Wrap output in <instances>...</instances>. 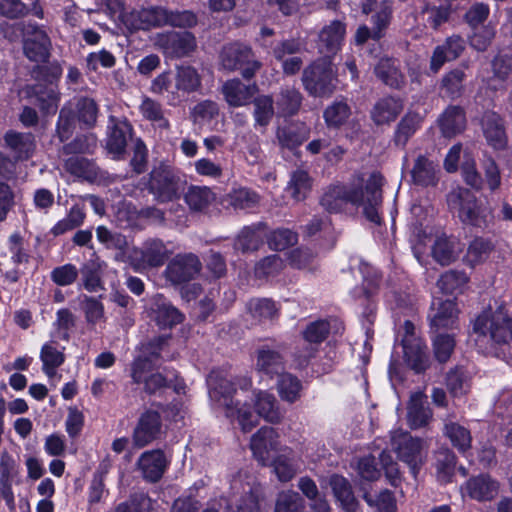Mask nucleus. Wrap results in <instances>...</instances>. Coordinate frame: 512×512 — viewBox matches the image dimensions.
I'll use <instances>...</instances> for the list:
<instances>
[{
	"instance_id": "1",
	"label": "nucleus",
	"mask_w": 512,
	"mask_h": 512,
	"mask_svg": "<svg viewBox=\"0 0 512 512\" xmlns=\"http://www.w3.org/2000/svg\"><path fill=\"white\" fill-rule=\"evenodd\" d=\"M247 377L229 378L220 371H212L207 377L209 398L212 406L222 409L227 418L235 421L243 432H249L258 425L259 418L270 423L280 421L282 415L275 396L264 390L251 392L250 400L254 410H251L242 399L248 398L246 393L251 387Z\"/></svg>"
},
{
	"instance_id": "61",
	"label": "nucleus",
	"mask_w": 512,
	"mask_h": 512,
	"mask_svg": "<svg viewBox=\"0 0 512 512\" xmlns=\"http://www.w3.org/2000/svg\"><path fill=\"white\" fill-rule=\"evenodd\" d=\"M362 491L363 499L370 507H375L378 512H395L396 502L393 494L390 491L384 490L380 492L376 497L371 496L364 488Z\"/></svg>"
},
{
	"instance_id": "46",
	"label": "nucleus",
	"mask_w": 512,
	"mask_h": 512,
	"mask_svg": "<svg viewBox=\"0 0 512 512\" xmlns=\"http://www.w3.org/2000/svg\"><path fill=\"white\" fill-rule=\"evenodd\" d=\"M456 465L455 455L448 449H441L436 453V477L441 483H449L454 475Z\"/></svg>"
},
{
	"instance_id": "14",
	"label": "nucleus",
	"mask_w": 512,
	"mask_h": 512,
	"mask_svg": "<svg viewBox=\"0 0 512 512\" xmlns=\"http://www.w3.org/2000/svg\"><path fill=\"white\" fill-rule=\"evenodd\" d=\"M50 47V39L42 27L32 23L24 25L23 50L29 60L45 62L49 57Z\"/></svg>"
},
{
	"instance_id": "4",
	"label": "nucleus",
	"mask_w": 512,
	"mask_h": 512,
	"mask_svg": "<svg viewBox=\"0 0 512 512\" xmlns=\"http://www.w3.org/2000/svg\"><path fill=\"white\" fill-rule=\"evenodd\" d=\"M472 337L479 351L499 357L512 344V317L504 309L485 310L474 321Z\"/></svg>"
},
{
	"instance_id": "51",
	"label": "nucleus",
	"mask_w": 512,
	"mask_h": 512,
	"mask_svg": "<svg viewBox=\"0 0 512 512\" xmlns=\"http://www.w3.org/2000/svg\"><path fill=\"white\" fill-rule=\"evenodd\" d=\"M468 282V277L464 272L449 270L441 275L437 282L439 289L445 294L462 292Z\"/></svg>"
},
{
	"instance_id": "32",
	"label": "nucleus",
	"mask_w": 512,
	"mask_h": 512,
	"mask_svg": "<svg viewBox=\"0 0 512 512\" xmlns=\"http://www.w3.org/2000/svg\"><path fill=\"white\" fill-rule=\"evenodd\" d=\"M407 418L410 427L413 429L423 427L431 420L432 411L426 405V396L423 392L418 391L411 395Z\"/></svg>"
},
{
	"instance_id": "64",
	"label": "nucleus",
	"mask_w": 512,
	"mask_h": 512,
	"mask_svg": "<svg viewBox=\"0 0 512 512\" xmlns=\"http://www.w3.org/2000/svg\"><path fill=\"white\" fill-rule=\"evenodd\" d=\"M78 276V268L70 263L57 266L50 273L53 283L62 287L72 285L77 280Z\"/></svg>"
},
{
	"instance_id": "25",
	"label": "nucleus",
	"mask_w": 512,
	"mask_h": 512,
	"mask_svg": "<svg viewBox=\"0 0 512 512\" xmlns=\"http://www.w3.org/2000/svg\"><path fill=\"white\" fill-rule=\"evenodd\" d=\"M60 76L61 69L55 66L52 69V75L48 85L42 86L39 84L32 88L41 110L47 114H54L57 111L59 93L56 86L53 84V80L59 79Z\"/></svg>"
},
{
	"instance_id": "44",
	"label": "nucleus",
	"mask_w": 512,
	"mask_h": 512,
	"mask_svg": "<svg viewBox=\"0 0 512 512\" xmlns=\"http://www.w3.org/2000/svg\"><path fill=\"white\" fill-rule=\"evenodd\" d=\"M311 178L307 171L297 169L292 172L287 190L296 201H303L311 190Z\"/></svg>"
},
{
	"instance_id": "18",
	"label": "nucleus",
	"mask_w": 512,
	"mask_h": 512,
	"mask_svg": "<svg viewBox=\"0 0 512 512\" xmlns=\"http://www.w3.org/2000/svg\"><path fill=\"white\" fill-rule=\"evenodd\" d=\"M150 189L158 200L165 202L176 198L181 182L166 168H157L151 172Z\"/></svg>"
},
{
	"instance_id": "11",
	"label": "nucleus",
	"mask_w": 512,
	"mask_h": 512,
	"mask_svg": "<svg viewBox=\"0 0 512 512\" xmlns=\"http://www.w3.org/2000/svg\"><path fill=\"white\" fill-rule=\"evenodd\" d=\"M154 46L167 57L181 58L189 55L196 48V39L188 31H167L155 33L151 37Z\"/></svg>"
},
{
	"instance_id": "56",
	"label": "nucleus",
	"mask_w": 512,
	"mask_h": 512,
	"mask_svg": "<svg viewBox=\"0 0 512 512\" xmlns=\"http://www.w3.org/2000/svg\"><path fill=\"white\" fill-rule=\"evenodd\" d=\"M350 116V108L344 101H335L324 111V119L328 127H339Z\"/></svg>"
},
{
	"instance_id": "10",
	"label": "nucleus",
	"mask_w": 512,
	"mask_h": 512,
	"mask_svg": "<svg viewBox=\"0 0 512 512\" xmlns=\"http://www.w3.org/2000/svg\"><path fill=\"white\" fill-rule=\"evenodd\" d=\"M172 253L173 250L162 240L151 238L144 241L141 247L134 248L129 258L135 270L142 271L162 266Z\"/></svg>"
},
{
	"instance_id": "5",
	"label": "nucleus",
	"mask_w": 512,
	"mask_h": 512,
	"mask_svg": "<svg viewBox=\"0 0 512 512\" xmlns=\"http://www.w3.org/2000/svg\"><path fill=\"white\" fill-rule=\"evenodd\" d=\"M263 497V488L255 478L240 471L229 479L227 512H260L259 502Z\"/></svg>"
},
{
	"instance_id": "35",
	"label": "nucleus",
	"mask_w": 512,
	"mask_h": 512,
	"mask_svg": "<svg viewBox=\"0 0 512 512\" xmlns=\"http://www.w3.org/2000/svg\"><path fill=\"white\" fill-rule=\"evenodd\" d=\"M256 370L263 376L272 378L275 375H281L284 371V361L282 355L271 349H261L258 351L256 360Z\"/></svg>"
},
{
	"instance_id": "62",
	"label": "nucleus",
	"mask_w": 512,
	"mask_h": 512,
	"mask_svg": "<svg viewBox=\"0 0 512 512\" xmlns=\"http://www.w3.org/2000/svg\"><path fill=\"white\" fill-rule=\"evenodd\" d=\"M228 202L236 209H249L257 205L259 196L247 188H239L228 194Z\"/></svg>"
},
{
	"instance_id": "48",
	"label": "nucleus",
	"mask_w": 512,
	"mask_h": 512,
	"mask_svg": "<svg viewBox=\"0 0 512 512\" xmlns=\"http://www.w3.org/2000/svg\"><path fill=\"white\" fill-rule=\"evenodd\" d=\"M65 168L76 178L92 181L97 176L95 164L81 156H72L67 159Z\"/></svg>"
},
{
	"instance_id": "19",
	"label": "nucleus",
	"mask_w": 512,
	"mask_h": 512,
	"mask_svg": "<svg viewBox=\"0 0 512 512\" xmlns=\"http://www.w3.org/2000/svg\"><path fill=\"white\" fill-rule=\"evenodd\" d=\"M458 309L454 301L435 298L432 301L429 315L431 328L435 332L440 329H452L457 322Z\"/></svg>"
},
{
	"instance_id": "12",
	"label": "nucleus",
	"mask_w": 512,
	"mask_h": 512,
	"mask_svg": "<svg viewBox=\"0 0 512 512\" xmlns=\"http://www.w3.org/2000/svg\"><path fill=\"white\" fill-rule=\"evenodd\" d=\"M402 331L401 343L407 365L417 373L426 370L429 366V354L424 342L416 336L414 324L405 321Z\"/></svg>"
},
{
	"instance_id": "43",
	"label": "nucleus",
	"mask_w": 512,
	"mask_h": 512,
	"mask_svg": "<svg viewBox=\"0 0 512 512\" xmlns=\"http://www.w3.org/2000/svg\"><path fill=\"white\" fill-rule=\"evenodd\" d=\"M285 263L279 255H270L263 258L255 266V277L260 280H273L284 269Z\"/></svg>"
},
{
	"instance_id": "41",
	"label": "nucleus",
	"mask_w": 512,
	"mask_h": 512,
	"mask_svg": "<svg viewBox=\"0 0 512 512\" xmlns=\"http://www.w3.org/2000/svg\"><path fill=\"white\" fill-rule=\"evenodd\" d=\"M376 76L386 85L399 88L403 83V76L398 70L395 61L390 58H381L375 66Z\"/></svg>"
},
{
	"instance_id": "27",
	"label": "nucleus",
	"mask_w": 512,
	"mask_h": 512,
	"mask_svg": "<svg viewBox=\"0 0 512 512\" xmlns=\"http://www.w3.org/2000/svg\"><path fill=\"white\" fill-rule=\"evenodd\" d=\"M300 50L301 43L296 40L283 41L274 48V56L278 61L282 62V68L285 74L292 75L300 70L302 59L294 55Z\"/></svg>"
},
{
	"instance_id": "57",
	"label": "nucleus",
	"mask_w": 512,
	"mask_h": 512,
	"mask_svg": "<svg viewBox=\"0 0 512 512\" xmlns=\"http://www.w3.org/2000/svg\"><path fill=\"white\" fill-rule=\"evenodd\" d=\"M261 243V235L256 228L245 227L239 233L234 243V248L243 253L255 251Z\"/></svg>"
},
{
	"instance_id": "37",
	"label": "nucleus",
	"mask_w": 512,
	"mask_h": 512,
	"mask_svg": "<svg viewBox=\"0 0 512 512\" xmlns=\"http://www.w3.org/2000/svg\"><path fill=\"white\" fill-rule=\"evenodd\" d=\"M176 93L189 94L197 91L201 86V77L197 70L189 65L176 67L174 76Z\"/></svg>"
},
{
	"instance_id": "24",
	"label": "nucleus",
	"mask_w": 512,
	"mask_h": 512,
	"mask_svg": "<svg viewBox=\"0 0 512 512\" xmlns=\"http://www.w3.org/2000/svg\"><path fill=\"white\" fill-rule=\"evenodd\" d=\"M221 91L229 106L242 107L250 103L258 87L256 84L245 85L239 79H231L223 84Z\"/></svg>"
},
{
	"instance_id": "58",
	"label": "nucleus",
	"mask_w": 512,
	"mask_h": 512,
	"mask_svg": "<svg viewBox=\"0 0 512 512\" xmlns=\"http://www.w3.org/2000/svg\"><path fill=\"white\" fill-rule=\"evenodd\" d=\"M65 347L61 346L55 340L46 342L40 351V360L43 365L61 366L65 361Z\"/></svg>"
},
{
	"instance_id": "20",
	"label": "nucleus",
	"mask_w": 512,
	"mask_h": 512,
	"mask_svg": "<svg viewBox=\"0 0 512 512\" xmlns=\"http://www.w3.org/2000/svg\"><path fill=\"white\" fill-rule=\"evenodd\" d=\"M499 484L487 474L470 478L461 488L462 496L477 501H488L497 496Z\"/></svg>"
},
{
	"instance_id": "3",
	"label": "nucleus",
	"mask_w": 512,
	"mask_h": 512,
	"mask_svg": "<svg viewBox=\"0 0 512 512\" xmlns=\"http://www.w3.org/2000/svg\"><path fill=\"white\" fill-rule=\"evenodd\" d=\"M411 214L414 219L411 241L418 261L420 262V246H426L431 242V256L437 263L447 266L455 262L463 252L464 244L457 237L448 236L431 225L428 218L432 216V209L421 204H413Z\"/></svg>"
},
{
	"instance_id": "59",
	"label": "nucleus",
	"mask_w": 512,
	"mask_h": 512,
	"mask_svg": "<svg viewBox=\"0 0 512 512\" xmlns=\"http://www.w3.org/2000/svg\"><path fill=\"white\" fill-rule=\"evenodd\" d=\"M493 76L489 79L487 85L493 90H498L503 87V83L510 74L511 63L510 60L502 56H498L492 63Z\"/></svg>"
},
{
	"instance_id": "55",
	"label": "nucleus",
	"mask_w": 512,
	"mask_h": 512,
	"mask_svg": "<svg viewBox=\"0 0 512 512\" xmlns=\"http://www.w3.org/2000/svg\"><path fill=\"white\" fill-rule=\"evenodd\" d=\"M444 433L459 451L464 452L470 448L471 435L465 427L457 423H447L445 424Z\"/></svg>"
},
{
	"instance_id": "40",
	"label": "nucleus",
	"mask_w": 512,
	"mask_h": 512,
	"mask_svg": "<svg viewBox=\"0 0 512 512\" xmlns=\"http://www.w3.org/2000/svg\"><path fill=\"white\" fill-rule=\"evenodd\" d=\"M139 112L144 119L151 122L155 127L160 129H167L169 127V121L165 117L162 105L156 100L143 97L139 105Z\"/></svg>"
},
{
	"instance_id": "39",
	"label": "nucleus",
	"mask_w": 512,
	"mask_h": 512,
	"mask_svg": "<svg viewBox=\"0 0 512 512\" xmlns=\"http://www.w3.org/2000/svg\"><path fill=\"white\" fill-rule=\"evenodd\" d=\"M466 119L463 110L460 107H449L440 119L442 133L447 137H452L465 128Z\"/></svg>"
},
{
	"instance_id": "33",
	"label": "nucleus",
	"mask_w": 512,
	"mask_h": 512,
	"mask_svg": "<svg viewBox=\"0 0 512 512\" xmlns=\"http://www.w3.org/2000/svg\"><path fill=\"white\" fill-rule=\"evenodd\" d=\"M4 139L16 159L26 160L32 156L35 149V141L31 133L9 131L5 134Z\"/></svg>"
},
{
	"instance_id": "36",
	"label": "nucleus",
	"mask_w": 512,
	"mask_h": 512,
	"mask_svg": "<svg viewBox=\"0 0 512 512\" xmlns=\"http://www.w3.org/2000/svg\"><path fill=\"white\" fill-rule=\"evenodd\" d=\"M333 494L341 507L346 512H356L358 502L353 494L349 481L339 475H333L330 479Z\"/></svg>"
},
{
	"instance_id": "52",
	"label": "nucleus",
	"mask_w": 512,
	"mask_h": 512,
	"mask_svg": "<svg viewBox=\"0 0 512 512\" xmlns=\"http://www.w3.org/2000/svg\"><path fill=\"white\" fill-rule=\"evenodd\" d=\"M301 104V95L295 88L282 89L277 99L278 114L291 116L295 114Z\"/></svg>"
},
{
	"instance_id": "15",
	"label": "nucleus",
	"mask_w": 512,
	"mask_h": 512,
	"mask_svg": "<svg viewBox=\"0 0 512 512\" xmlns=\"http://www.w3.org/2000/svg\"><path fill=\"white\" fill-rule=\"evenodd\" d=\"M122 17L124 27L131 32L149 30L165 25L166 9L159 6L132 8Z\"/></svg>"
},
{
	"instance_id": "31",
	"label": "nucleus",
	"mask_w": 512,
	"mask_h": 512,
	"mask_svg": "<svg viewBox=\"0 0 512 512\" xmlns=\"http://www.w3.org/2000/svg\"><path fill=\"white\" fill-rule=\"evenodd\" d=\"M483 134L487 143L494 149H503L507 144L504 124L499 115L486 113L482 120Z\"/></svg>"
},
{
	"instance_id": "45",
	"label": "nucleus",
	"mask_w": 512,
	"mask_h": 512,
	"mask_svg": "<svg viewBox=\"0 0 512 512\" xmlns=\"http://www.w3.org/2000/svg\"><path fill=\"white\" fill-rule=\"evenodd\" d=\"M277 478L282 482L291 480L297 472L291 449L285 448L272 462Z\"/></svg>"
},
{
	"instance_id": "26",
	"label": "nucleus",
	"mask_w": 512,
	"mask_h": 512,
	"mask_svg": "<svg viewBox=\"0 0 512 512\" xmlns=\"http://www.w3.org/2000/svg\"><path fill=\"white\" fill-rule=\"evenodd\" d=\"M150 310L152 318L162 328L172 327L183 319L179 310L161 295L152 299Z\"/></svg>"
},
{
	"instance_id": "49",
	"label": "nucleus",
	"mask_w": 512,
	"mask_h": 512,
	"mask_svg": "<svg viewBox=\"0 0 512 512\" xmlns=\"http://www.w3.org/2000/svg\"><path fill=\"white\" fill-rule=\"evenodd\" d=\"M421 117L417 113L408 112L397 125L394 141L398 146H405L409 138L417 131Z\"/></svg>"
},
{
	"instance_id": "21",
	"label": "nucleus",
	"mask_w": 512,
	"mask_h": 512,
	"mask_svg": "<svg viewBox=\"0 0 512 512\" xmlns=\"http://www.w3.org/2000/svg\"><path fill=\"white\" fill-rule=\"evenodd\" d=\"M346 33L345 24L335 20L324 26L319 33L318 50L329 58L341 48Z\"/></svg>"
},
{
	"instance_id": "29",
	"label": "nucleus",
	"mask_w": 512,
	"mask_h": 512,
	"mask_svg": "<svg viewBox=\"0 0 512 512\" xmlns=\"http://www.w3.org/2000/svg\"><path fill=\"white\" fill-rule=\"evenodd\" d=\"M403 108L404 104L400 98L383 97L375 103L371 111V117L377 125L389 124L396 120Z\"/></svg>"
},
{
	"instance_id": "17",
	"label": "nucleus",
	"mask_w": 512,
	"mask_h": 512,
	"mask_svg": "<svg viewBox=\"0 0 512 512\" xmlns=\"http://www.w3.org/2000/svg\"><path fill=\"white\" fill-rule=\"evenodd\" d=\"M330 329L329 322L326 320H317L311 322L303 331L305 341L301 350L296 353V361L299 366H304L314 356L317 345L321 343L328 335Z\"/></svg>"
},
{
	"instance_id": "42",
	"label": "nucleus",
	"mask_w": 512,
	"mask_h": 512,
	"mask_svg": "<svg viewBox=\"0 0 512 512\" xmlns=\"http://www.w3.org/2000/svg\"><path fill=\"white\" fill-rule=\"evenodd\" d=\"M288 261L292 268L308 273H314L319 266L317 255L303 247L292 250L288 255Z\"/></svg>"
},
{
	"instance_id": "38",
	"label": "nucleus",
	"mask_w": 512,
	"mask_h": 512,
	"mask_svg": "<svg viewBox=\"0 0 512 512\" xmlns=\"http://www.w3.org/2000/svg\"><path fill=\"white\" fill-rule=\"evenodd\" d=\"M437 165L426 158L418 156L411 171L413 181L422 186L434 185L437 181Z\"/></svg>"
},
{
	"instance_id": "54",
	"label": "nucleus",
	"mask_w": 512,
	"mask_h": 512,
	"mask_svg": "<svg viewBox=\"0 0 512 512\" xmlns=\"http://www.w3.org/2000/svg\"><path fill=\"white\" fill-rule=\"evenodd\" d=\"M303 509V500L299 493L286 490L278 494L274 512H304Z\"/></svg>"
},
{
	"instance_id": "6",
	"label": "nucleus",
	"mask_w": 512,
	"mask_h": 512,
	"mask_svg": "<svg viewBox=\"0 0 512 512\" xmlns=\"http://www.w3.org/2000/svg\"><path fill=\"white\" fill-rule=\"evenodd\" d=\"M165 341L166 339L161 336L149 343L145 348V352L149 353L150 357L140 356L134 361L132 366L131 376L134 382L143 384L145 390L149 393L156 392L158 389L171 382V379L156 372L153 364V359L158 357Z\"/></svg>"
},
{
	"instance_id": "53",
	"label": "nucleus",
	"mask_w": 512,
	"mask_h": 512,
	"mask_svg": "<svg viewBox=\"0 0 512 512\" xmlns=\"http://www.w3.org/2000/svg\"><path fill=\"white\" fill-rule=\"evenodd\" d=\"M297 241V233L287 228L276 229L267 237L269 247L276 251H283L288 247L295 245Z\"/></svg>"
},
{
	"instance_id": "8",
	"label": "nucleus",
	"mask_w": 512,
	"mask_h": 512,
	"mask_svg": "<svg viewBox=\"0 0 512 512\" xmlns=\"http://www.w3.org/2000/svg\"><path fill=\"white\" fill-rule=\"evenodd\" d=\"M390 442L398 459L409 467L411 474L416 478L426 458L422 440L413 438L408 432L399 429L391 433Z\"/></svg>"
},
{
	"instance_id": "50",
	"label": "nucleus",
	"mask_w": 512,
	"mask_h": 512,
	"mask_svg": "<svg viewBox=\"0 0 512 512\" xmlns=\"http://www.w3.org/2000/svg\"><path fill=\"white\" fill-rule=\"evenodd\" d=\"M279 377L277 390L281 399L290 403L295 402L300 397L301 382L289 373H282Z\"/></svg>"
},
{
	"instance_id": "30",
	"label": "nucleus",
	"mask_w": 512,
	"mask_h": 512,
	"mask_svg": "<svg viewBox=\"0 0 512 512\" xmlns=\"http://www.w3.org/2000/svg\"><path fill=\"white\" fill-rule=\"evenodd\" d=\"M168 461L160 450L147 451L138 460L143 476L149 481H157L163 475Z\"/></svg>"
},
{
	"instance_id": "2",
	"label": "nucleus",
	"mask_w": 512,
	"mask_h": 512,
	"mask_svg": "<svg viewBox=\"0 0 512 512\" xmlns=\"http://www.w3.org/2000/svg\"><path fill=\"white\" fill-rule=\"evenodd\" d=\"M383 181L382 175L374 172L364 188H359L355 183L332 184L324 190L320 205L329 213H342L349 207H361L370 222L380 224Z\"/></svg>"
},
{
	"instance_id": "9",
	"label": "nucleus",
	"mask_w": 512,
	"mask_h": 512,
	"mask_svg": "<svg viewBox=\"0 0 512 512\" xmlns=\"http://www.w3.org/2000/svg\"><path fill=\"white\" fill-rule=\"evenodd\" d=\"M447 201L450 209L458 214L463 223L478 227L486 223L485 209L469 190H454L448 195Z\"/></svg>"
},
{
	"instance_id": "16",
	"label": "nucleus",
	"mask_w": 512,
	"mask_h": 512,
	"mask_svg": "<svg viewBox=\"0 0 512 512\" xmlns=\"http://www.w3.org/2000/svg\"><path fill=\"white\" fill-rule=\"evenodd\" d=\"M201 264L194 254L176 255L165 269L166 278L173 284H181L193 279L200 271Z\"/></svg>"
},
{
	"instance_id": "47",
	"label": "nucleus",
	"mask_w": 512,
	"mask_h": 512,
	"mask_svg": "<svg viewBox=\"0 0 512 512\" xmlns=\"http://www.w3.org/2000/svg\"><path fill=\"white\" fill-rule=\"evenodd\" d=\"M186 203L195 211H203L215 201V194L208 187L191 186L186 195Z\"/></svg>"
},
{
	"instance_id": "28",
	"label": "nucleus",
	"mask_w": 512,
	"mask_h": 512,
	"mask_svg": "<svg viewBox=\"0 0 512 512\" xmlns=\"http://www.w3.org/2000/svg\"><path fill=\"white\" fill-rule=\"evenodd\" d=\"M160 416L157 412L144 413L134 430V443L137 447H144L152 442L160 433Z\"/></svg>"
},
{
	"instance_id": "23",
	"label": "nucleus",
	"mask_w": 512,
	"mask_h": 512,
	"mask_svg": "<svg viewBox=\"0 0 512 512\" xmlns=\"http://www.w3.org/2000/svg\"><path fill=\"white\" fill-rule=\"evenodd\" d=\"M108 129L106 147L114 159H119L125 152L127 138L131 133V126L127 121H120L110 117Z\"/></svg>"
},
{
	"instance_id": "22",
	"label": "nucleus",
	"mask_w": 512,
	"mask_h": 512,
	"mask_svg": "<svg viewBox=\"0 0 512 512\" xmlns=\"http://www.w3.org/2000/svg\"><path fill=\"white\" fill-rule=\"evenodd\" d=\"M250 448L256 459L266 465L270 451L278 449V434L271 427H262L252 436Z\"/></svg>"
},
{
	"instance_id": "13",
	"label": "nucleus",
	"mask_w": 512,
	"mask_h": 512,
	"mask_svg": "<svg viewBox=\"0 0 512 512\" xmlns=\"http://www.w3.org/2000/svg\"><path fill=\"white\" fill-rule=\"evenodd\" d=\"M252 57V51L248 46L232 43L223 48L221 64L224 69L230 71L243 68L242 76L245 79H250L261 67V63L257 60H253Z\"/></svg>"
},
{
	"instance_id": "34",
	"label": "nucleus",
	"mask_w": 512,
	"mask_h": 512,
	"mask_svg": "<svg viewBox=\"0 0 512 512\" xmlns=\"http://www.w3.org/2000/svg\"><path fill=\"white\" fill-rule=\"evenodd\" d=\"M391 8L389 5H383L379 11L372 17L373 20V31L370 32L366 25L360 26L355 34V42L358 45L366 42L370 37L379 39L382 36V30H384L390 21Z\"/></svg>"
},
{
	"instance_id": "63",
	"label": "nucleus",
	"mask_w": 512,
	"mask_h": 512,
	"mask_svg": "<svg viewBox=\"0 0 512 512\" xmlns=\"http://www.w3.org/2000/svg\"><path fill=\"white\" fill-rule=\"evenodd\" d=\"M274 115L273 100L270 96H258L254 100V118L257 125L266 126Z\"/></svg>"
},
{
	"instance_id": "60",
	"label": "nucleus",
	"mask_w": 512,
	"mask_h": 512,
	"mask_svg": "<svg viewBox=\"0 0 512 512\" xmlns=\"http://www.w3.org/2000/svg\"><path fill=\"white\" fill-rule=\"evenodd\" d=\"M277 138L282 147L294 149L308 138V132L306 129L298 130L294 127H285L278 129Z\"/></svg>"
},
{
	"instance_id": "7",
	"label": "nucleus",
	"mask_w": 512,
	"mask_h": 512,
	"mask_svg": "<svg viewBox=\"0 0 512 512\" xmlns=\"http://www.w3.org/2000/svg\"><path fill=\"white\" fill-rule=\"evenodd\" d=\"M303 85L313 96H328L336 87L337 71L329 58L316 60L303 72Z\"/></svg>"
}]
</instances>
